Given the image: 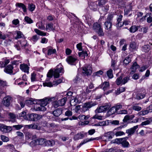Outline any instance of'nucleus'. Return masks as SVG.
Here are the masks:
<instances>
[{"label":"nucleus","mask_w":152,"mask_h":152,"mask_svg":"<svg viewBox=\"0 0 152 152\" xmlns=\"http://www.w3.org/2000/svg\"><path fill=\"white\" fill-rule=\"evenodd\" d=\"M55 100L54 97L51 98L46 97L43 99H40L41 102L39 106H36L34 109L37 111H45L46 108L45 106L48 104L50 102L53 101Z\"/></svg>","instance_id":"obj_1"},{"label":"nucleus","mask_w":152,"mask_h":152,"mask_svg":"<svg viewBox=\"0 0 152 152\" xmlns=\"http://www.w3.org/2000/svg\"><path fill=\"white\" fill-rule=\"evenodd\" d=\"M127 125V124H125L115 128L113 130V132L114 133V135H115L116 137L125 135V133L123 131H121V130L123 128L126 127Z\"/></svg>","instance_id":"obj_2"},{"label":"nucleus","mask_w":152,"mask_h":152,"mask_svg":"<svg viewBox=\"0 0 152 152\" xmlns=\"http://www.w3.org/2000/svg\"><path fill=\"white\" fill-rule=\"evenodd\" d=\"M26 118V120L31 121H36L42 118V115H39L37 114L31 113L28 114L27 115Z\"/></svg>","instance_id":"obj_3"},{"label":"nucleus","mask_w":152,"mask_h":152,"mask_svg":"<svg viewBox=\"0 0 152 152\" xmlns=\"http://www.w3.org/2000/svg\"><path fill=\"white\" fill-rule=\"evenodd\" d=\"M97 104L96 102H87L83 104L82 107V110L84 112L88 110L93 107L95 106Z\"/></svg>","instance_id":"obj_4"},{"label":"nucleus","mask_w":152,"mask_h":152,"mask_svg":"<svg viewBox=\"0 0 152 152\" xmlns=\"http://www.w3.org/2000/svg\"><path fill=\"white\" fill-rule=\"evenodd\" d=\"M129 79V77H126L123 79V77L120 76L117 78L115 82L118 86L124 85L127 82Z\"/></svg>","instance_id":"obj_5"},{"label":"nucleus","mask_w":152,"mask_h":152,"mask_svg":"<svg viewBox=\"0 0 152 152\" xmlns=\"http://www.w3.org/2000/svg\"><path fill=\"white\" fill-rule=\"evenodd\" d=\"M110 106L107 104L97 107L95 110L96 113H100L105 112L109 109Z\"/></svg>","instance_id":"obj_6"},{"label":"nucleus","mask_w":152,"mask_h":152,"mask_svg":"<svg viewBox=\"0 0 152 152\" xmlns=\"http://www.w3.org/2000/svg\"><path fill=\"white\" fill-rule=\"evenodd\" d=\"M66 97H65L58 100L57 102H54L53 105L54 107L55 108L59 106H63L66 103Z\"/></svg>","instance_id":"obj_7"},{"label":"nucleus","mask_w":152,"mask_h":152,"mask_svg":"<svg viewBox=\"0 0 152 152\" xmlns=\"http://www.w3.org/2000/svg\"><path fill=\"white\" fill-rule=\"evenodd\" d=\"M12 101V98L10 96H7L3 99L2 103L3 105L7 107H9Z\"/></svg>","instance_id":"obj_8"},{"label":"nucleus","mask_w":152,"mask_h":152,"mask_svg":"<svg viewBox=\"0 0 152 152\" xmlns=\"http://www.w3.org/2000/svg\"><path fill=\"white\" fill-rule=\"evenodd\" d=\"M12 129L11 126L0 124V130L4 133L10 132Z\"/></svg>","instance_id":"obj_9"},{"label":"nucleus","mask_w":152,"mask_h":152,"mask_svg":"<svg viewBox=\"0 0 152 152\" xmlns=\"http://www.w3.org/2000/svg\"><path fill=\"white\" fill-rule=\"evenodd\" d=\"M46 141V140L45 139H39L32 141L31 142V144H34V145H39L45 146Z\"/></svg>","instance_id":"obj_10"},{"label":"nucleus","mask_w":152,"mask_h":152,"mask_svg":"<svg viewBox=\"0 0 152 152\" xmlns=\"http://www.w3.org/2000/svg\"><path fill=\"white\" fill-rule=\"evenodd\" d=\"M91 67L90 65H86L83 67V73L87 75H90L92 73Z\"/></svg>","instance_id":"obj_11"},{"label":"nucleus","mask_w":152,"mask_h":152,"mask_svg":"<svg viewBox=\"0 0 152 152\" xmlns=\"http://www.w3.org/2000/svg\"><path fill=\"white\" fill-rule=\"evenodd\" d=\"M125 138H116L115 141H117L118 142L120 143L124 147H128L129 143L125 140Z\"/></svg>","instance_id":"obj_12"},{"label":"nucleus","mask_w":152,"mask_h":152,"mask_svg":"<svg viewBox=\"0 0 152 152\" xmlns=\"http://www.w3.org/2000/svg\"><path fill=\"white\" fill-rule=\"evenodd\" d=\"M61 72H63V68L61 67L59 68L57 67L54 72L53 76L55 78H58L59 77L60 75L59 73Z\"/></svg>","instance_id":"obj_13"},{"label":"nucleus","mask_w":152,"mask_h":152,"mask_svg":"<svg viewBox=\"0 0 152 152\" xmlns=\"http://www.w3.org/2000/svg\"><path fill=\"white\" fill-rule=\"evenodd\" d=\"M138 126H134L132 128L126 130V133L128 134V136H131L135 132L136 130L138 128Z\"/></svg>","instance_id":"obj_14"},{"label":"nucleus","mask_w":152,"mask_h":152,"mask_svg":"<svg viewBox=\"0 0 152 152\" xmlns=\"http://www.w3.org/2000/svg\"><path fill=\"white\" fill-rule=\"evenodd\" d=\"M13 67L12 65L9 64L5 67L4 71L8 74H11L13 72Z\"/></svg>","instance_id":"obj_15"},{"label":"nucleus","mask_w":152,"mask_h":152,"mask_svg":"<svg viewBox=\"0 0 152 152\" xmlns=\"http://www.w3.org/2000/svg\"><path fill=\"white\" fill-rule=\"evenodd\" d=\"M77 59L72 56H69L66 59L67 62L71 65H74Z\"/></svg>","instance_id":"obj_16"},{"label":"nucleus","mask_w":152,"mask_h":152,"mask_svg":"<svg viewBox=\"0 0 152 152\" xmlns=\"http://www.w3.org/2000/svg\"><path fill=\"white\" fill-rule=\"evenodd\" d=\"M97 2H91L90 3L89 7L90 8L94 11L97 10L98 5L97 4Z\"/></svg>","instance_id":"obj_17"},{"label":"nucleus","mask_w":152,"mask_h":152,"mask_svg":"<svg viewBox=\"0 0 152 152\" xmlns=\"http://www.w3.org/2000/svg\"><path fill=\"white\" fill-rule=\"evenodd\" d=\"M105 28L107 31H110L112 30V22L105 21L104 24Z\"/></svg>","instance_id":"obj_18"},{"label":"nucleus","mask_w":152,"mask_h":152,"mask_svg":"<svg viewBox=\"0 0 152 152\" xmlns=\"http://www.w3.org/2000/svg\"><path fill=\"white\" fill-rule=\"evenodd\" d=\"M18 44L20 45V47H21L23 49H25L26 47L28 45L26 41L24 39L21 41H18Z\"/></svg>","instance_id":"obj_19"},{"label":"nucleus","mask_w":152,"mask_h":152,"mask_svg":"<svg viewBox=\"0 0 152 152\" xmlns=\"http://www.w3.org/2000/svg\"><path fill=\"white\" fill-rule=\"evenodd\" d=\"M87 135V133H85L84 134L81 132L78 133L75 135L74 139L75 140H78L79 139L83 138L85 136Z\"/></svg>","instance_id":"obj_20"},{"label":"nucleus","mask_w":152,"mask_h":152,"mask_svg":"<svg viewBox=\"0 0 152 152\" xmlns=\"http://www.w3.org/2000/svg\"><path fill=\"white\" fill-rule=\"evenodd\" d=\"M142 91L143 92V94L140 93L138 94H137L136 96V98L137 99H140L143 98L145 96L146 94V90L145 89L143 88L142 89Z\"/></svg>","instance_id":"obj_21"},{"label":"nucleus","mask_w":152,"mask_h":152,"mask_svg":"<svg viewBox=\"0 0 152 152\" xmlns=\"http://www.w3.org/2000/svg\"><path fill=\"white\" fill-rule=\"evenodd\" d=\"M20 68L22 71L28 73L29 72V67L26 64H21L20 65Z\"/></svg>","instance_id":"obj_22"},{"label":"nucleus","mask_w":152,"mask_h":152,"mask_svg":"<svg viewBox=\"0 0 152 152\" xmlns=\"http://www.w3.org/2000/svg\"><path fill=\"white\" fill-rule=\"evenodd\" d=\"M138 47L136 43L134 42H131L129 45V49L130 50L133 51L137 50Z\"/></svg>","instance_id":"obj_23"},{"label":"nucleus","mask_w":152,"mask_h":152,"mask_svg":"<svg viewBox=\"0 0 152 152\" xmlns=\"http://www.w3.org/2000/svg\"><path fill=\"white\" fill-rule=\"evenodd\" d=\"M132 10V7L131 4H130L129 5L126 6L124 10V15H128Z\"/></svg>","instance_id":"obj_24"},{"label":"nucleus","mask_w":152,"mask_h":152,"mask_svg":"<svg viewBox=\"0 0 152 152\" xmlns=\"http://www.w3.org/2000/svg\"><path fill=\"white\" fill-rule=\"evenodd\" d=\"M97 138H91L90 139H89L88 138H87L85 140H84L80 144V145L78 146V147H80L81 145L85 144V143L92 141H93L95 140H96Z\"/></svg>","instance_id":"obj_25"},{"label":"nucleus","mask_w":152,"mask_h":152,"mask_svg":"<svg viewBox=\"0 0 152 152\" xmlns=\"http://www.w3.org/2000/svg\"><path fill=\"white\" fill-rule=\"evenodd\" d=\"M108 10V7L107 6L105 7H102L99 9V12L101 14L105 15Z\"/></svg>","instance_id":"obj_26"},{"label":"nucleus","mask_w":152,"mask_h":152,"mask_svg":"<svg viewBox=\"0 0 152 152\" xmlns=\"http://www.w3.org/2000/svg\"><path fill=\"white\" fill-rule=\"evenodd\" d=\"M26 136L28 139L32 140L35 139L36 137L35 134H34L30 132H26Z\"/></svg>","instance_id":"obj_27"},{"label":"nucleus","mask_w":152,"mask_h":152,"mask_svg":"<svg viewBox=\"0 0 152 152\" xmlns=\"http://www.w3.org/2000/svg\"><path fill=\"white\" fill-rule=\"evenodd\" d=\"M46 29L50 31L54 30L55 28L53 27V24L52 23H47L46 26Z\"/></svg>","instance_id":"obj_28"},{"label":"nucleus","mask_w":152,"mask_h":152,"mask_svg":"<svg viewBox=\"0 0 152 152\" xmlns=\"http://www.w3.org/2000/svg\"><path fill=\"white\" fill-rule=\"evenodd\" d=\"M62 113V110L61 108H58L53 112V115L56 117H58Z\"/></svg>","instance_id":"obj_29"},{"label":"nucleus","mask_w":152,"mask_h":152,"mask_svg":"<svg viewBox=\"0 0 152 152\" xmlns=\"http://www.w3.org/2000/svg\"><path fill=\"white\" fill-rule=\"evenodd\" d=\"M26 127L29 129H36L39 130L40 127L35 124H32L30 125H26Z\"/></svg>","instance_id":"obj_30"},{"label":"nucleus","mask_w":152,"mask_h":152,"mask_svg":"<svg viewBox=\"0 0 152 152\" xmlns=\"http://www.w3.org/2000/svg\"><path fill=\"white\" fill-rule=\"evenodd\" d=\"M146 119L147 120L142 122L141 123V126H143L150 124L152 122V118H146Z\"/></svg>","instance_id":"obj_31"},{"label":"nucleus","mask_w":152,"mask_h":152,"mask_svg":"<svg viewBox=\"0 0 152 152\" xmlns=\"http://www.w3.org/2000/svg\"><path fill=\"white\" fill-rule=\"evenodd\" d=\"M103 89L104 91L107 90L110 87V84L109 82H104L102 85Z\"/></svg>","instance_id":"obj_32"},{"label":"nucleus","mask_w":152,"mask_h":152,"mask_svg":"<svg viewBox=\"0 0 152 152\" xmlns=\"http://www.w3.org/2000/svg\"><path fill=\"white\" fill-rule=\"evenodd\" d=\"M109 140L111 139L115 136L113 130L111 132H108L105 135Z\"/></svg>","instance_id":"obj_33"},{"label":"nucleus","mask_w":152,"mask_h":152,"mask_svg":"<svg viewBox=\"0 0 152 152\" xmlns=\"http://www.w3.org/2000/svg\"><path fill=\"white\" fill-rule=\"evenodd\" d=\"M139 65L137 64V62H134L132 65L131 68L132 69V72H134L136 70V69L139 67Z\"/></svg>","instance_id":"obj_34"},{"label":"nucleus","mask_w":152,"mask_h":152,"mask_svg":"<svg viewBox=\"0 0 152 152\" xmlns=\"http://www.w3.org/2000/svg\"><path fill=\"white\" fill-rule=\"evenodd\" d=\"M125 87H120L118 88L117 90L115 91V93L117 95H119L121 93L124 91L125 90Z\"/></svg>","instance_id":"obj_35"},{"label":"nucleus","mask_w":152,"mask_h":152,"mask_svg":"<svg viewBox=\"0 0 152 152\" xmlns=\"http://www.w3.org/2000/svg\"><path fill=\"white\" fill-rule=\"evenodd\" d=\"M15 32L17 34L16 36L15 37L16 39L21 38L23 37L24 35L22 33L21 31H16Z\"/></svg>","instance_id":"obj_36"},{"label":"nucleus","mask_w":152,"mask_h":152,"mask_svg":"<svg viewBox=\"0 0 152 152\" xmlns=\"http://www.w3.org/2000/svg\"><path fill=\"white\" fill-rule=\"evenodd\" d=\"M150 50V47L148 45H144L142 48V51L146 53L148 52Z\"/></svg>","instance_id":"obj_37"},{"label":"nucleus","mask_w":152,"mask_h":152,"mask_svg":"<svg viewBox=\"0 0 152 152\" xmlns=\"http://www.w3.org/2000/svg\"><path fill=\"white\" fill-rule=\"evenodd\" d=\"M108 113L110 115L115 113L117 114V112L115 109V107L114 106L110 109L108 111Z\"/></svg>","instance_id":"obj_38"},{"label":"nucleus","mask_w":152,"mask_h":152,"mask_svg":"<svg viewBox=\"0 0 152 152\" xmlns=\"http://www.w3.org/2000/svg\"><path fill=\"white\" fill-rule=\"evenodd\" d=\"M55 144V142L54 140H48L46 141L45 146H52Z\"/></svg>","instance_id":"obj_39"},{"label":"nucleus","mask_w":152,"mask_h":152,"mask_svg":"<svg viewBox=\"0 0 152 152\" xmlns=\"http://www.w3.org/2000/svg\"><path fill=\"white\" fill-rule=\"evenodd\" d=\"M18 102L20 104L22 107H23L25 106V101L22 97H20L18 100Z\"/></svg>","instance_id":"obj_40"},{"label":"nucleus","mask_w":152,"mask_h":152,"mask_svg":"<svg viewBox=\"0 0 152 152\" xmlns=\"http://www.w3.org/2000/svg\"><path fill=\"white\" fill-rule=\"evenodd\" d=\"M34 31L35 32L39 35L40 36H45L46 35V33L43 32L42 31H41L37 29H35Z\"/></svg>","instance_id":"obj_41"},{"label":"nucleus","mask_w":152,"mask_h":152,"mask_svg":"<svg viewBox=\"0 0 152 152\" xmlns=\"http://www.w3.org/2000/svg\"><path fill=\"white\" fill-rule=\"evenodd\" d=\"M56 53V49L52 48L48 49V55H50Z\"/></svg>","instance_id":"obj_42"},{"label":"nucleus","mask_w":152,"mask_h":152,"mask_svg":"<svg viewBox=\"0 0 152 152\" xmlns=\"http://www.w3.org/2000/svg\"><path fill=\"white\" fill-rule=\"evenodd\" d=\"M107 74L109 78H112L113 77V75L112 69H110L108 70L107 72Z\"/></svg>","instance_id":"obj_43"},{"label":"nucleus","mask_w":152,"mask_h":152,"mask_svg":"<svg viewBox=\"0 0 152 152\" xmlns=\"http://www.w3.org/2000/svg\"><path fill=\"white\" fill-rule=\"evenodd\" d=\"M35 8V5L33 3L29 4L28 5V9L31 12H33Z\"/></svg>","instance_id":"obj_44"},{"label":"nucleus","mask_w":152,"mask_h":152,"mask_svg":"<svg viewBox=\"0 0 152 152\" xmlns=\"http://www.w3.org/2000/svg\"><path fill=\"white\" fill-rule=\"evenodd\" d=\"M101 25L100 24L97 23H94L93 26V29L96 30H98L99 29L101 28Z\"/></svg>","instance_id":"obj_45"},{"label":"nucleus","mask_w":152,"mask_h":152,"mask_svg":"<svg viewBox=\"0 0 152 152\" xmlns=\"http://www.w3.org/2000/svg\"><path fill=\"white\" fill-rule=\"evenodd\" d=\"M138 26H132L130 28L129 31L131 32L134 33L137 31L138 29Z\"/></svg>","instance_id":"obj_46"},{"label":"nucleus","mask_w":152,"mask_h":152,"mask_svg":"<svg viewBox=\"0 0 152 152\" xmlns=\"http://www.w3.org/2000/svg\"><path fill=\"white\" fill-rule=\"evenodd\" d=\"M78 55L79 56L81 57H83V58H85V56H88V54L86 51H83L82 52L78 53Z\"/></svg>","instance_id":"obj_47"},{"label":"nucleus","mask_w":152,"mask_h":152,"mask_svg":"<svg viewBox=\"0 0 152 152\" xmlns=\"http://www.w3.org/2000/svg\"><path fill=\"white\" fill-rule=\"evenodd\" d=\"M151 13H147L145 16L144 17H145L148 16V17L147 18V22L148 23H151L152 22V16L151 17Z\"/></svg>","instance_id":"obj_48"},{"label":"nucleus","mask_w":152,"mask_h":152,"mask_svg":"<svg viewBox=\"0 0 152 152\" xmlns=\"http://www.w3.org/2000/svg\"><path fill=\"white\" fill-rule=\"evenodd\" d=\"M130 120V116L128 115H126L124 117V118L123 120V122L120 123V124H122L124 123L128 122V121Z\"/></svg>","instance_id":"obj_49"},{"label":"nucleus","mask_w":152,"mask_h":152,"mask_svg":"<svg viewBox=\"0 0 152 152\" xmlns=\"http://www.w3.org/2000/svg\"><path fill=\"white\" fill-rule=\"evenodd\" d=\"M1 140L4 142H7L9 141V138L3 135H1L0 136Z\"/></svg>","instance_id":"obj_50"},{"label":"nucleus","mask_w":152,"mask_h":152,"mask_svg":"<svg viewBox=\"0 0 152 152\" xmlns=\"http://www.w3.org/2000/svg\"><path fill=\"white\" fill-rule=\"evenodd\" d=\"M149 113H150V112H149V111L147 109V110L140 112L138 113V114L140 115H143L147 114Z\"/></svg>","instance_id":"obj_51"},{"label":"nucleus","mask_w":152,"mask_h":152,"mask_svg":"<svg viewBox=\"0 0 152 152\" xmlns=\"http://www.w3.org/2000/svg\"><path fill=\"white\" fill-rule=\"evenodd\" d=\"M63 80L62 78H60L54 81L53 82V85L56 86L58 85L59 84L61 83L62 82Z\"/></svg>","instance_id":"obj_52"},{"label":"nucleus","mask_w":152,"mask_h":152,"mask_svg":"<svg viewBox=\"0 0 152 152\" xmlns=\"http://www.w3.org/2000/svg\"><path fill=\"white\" fill-rule=\"evenodd\" d=\"M131 61V58L129 57H127L124 60V63L126 65H127Z\"/></svg>","instance_id":"obj_53"},{"label":"nucleus","mask_w":152,"mask_h":152,"mask_svg":"<svg viewBox=\"0 0 152 152\" xmlns=\"http://www.w3.org/2000/svg\"><path fill=\"white\" fill-rule=\"evenodd\" d=\"M113 15L111 14H109L106 19V21L112 22V20L113 18Z\"/></svg>","instance_id":"obj_54"},{"label":"nucleus","mask_w":152,"mask_h":152,"mask_svg":"<svg viewBox=\"0 0 152 152\" xmlns=\"http://www.w3.org/2000/svg\"><path fill=\"white\" fill-rule=\"evenodd\" d=\"M100 36H103L104 35V33L103 32L102 28L99 29L96 31Z\"/></svg>","instance_id":"obj_55"},{"label":"nucleus","mask_w":152,"mask_h":152,"mask_svg":"<svg viewBox=\"0 0 152 152\" xmlns=\"http://www.w3.org/2000/svg\"><path fill=\"white\" fill-rule=\"evenodd\" d=\"M9 118L12 120V121H15L16 116L15 115L11 113H10L9 114Z\"/></svg>","instance_id":"obj_56"},{"label":"nucleus","mask_w":152,"mask_h":152,"mask_svg":"<svg viewBox=\"0 0 152 152\" xmlns=\"http://www.w3.org/2000/svg\"><path fill=\"white\" fill-rule=\"evenodd\" d=\"M25 21L28 23H33L32 20L28 16H26L24 18Z\"/></svg>","instance_id":"obj_57"},{"label":"nucleus","mask_w":152,"mask_h":152,"mask_svg":"<svg viewBox=\"0 0 152 152\" xmlns=\"http://www.w3.org/2000/svg\"><path fill=\"white\" fill-rule=\"evenodd\" d=\"M19 116L20 117H23V118L26 120V118L25 117H27L26 113L25 111H23L19 114Z\"/></svg>","instance_id":"obj_58"},{"label":"nucleus","mask_w":152,"mask_h":152,"mask_svg":"<svg viewBox=\"0 0 152 152\" xmlns=\"http://www.w3.org/2000/svg\"><path fill=\"white\" fill-rule=\"evenodd\" d=\"M36 26L38 27V28L41 30H44L45 29V26L43 25L42 23H37L36 24Z\"/></svg>","instance_id":"obj_59"},{"label":"nucleus","mask_w":152,"mask_h":152,"mask_svg":"<svg viewBox=\"0 0 152 152\" xmlns=\"http://www.w3.org/2000/svg\"><path fill=\"white\" fill-rule=\"evenodd\" d=\"M107 0H98V5L101 6L104 5L106 2Z\"/></svg>","instance_id":"obj_60"},{"label":"nucleus","mask_w":152,"mask_h":152,"mask_svg":"<svg viewBox=\"0 0 152 152\" xmlns=\"http://www.w3.org/2000/svg\"><path fill=\"white\" fill-rule=\"evenodd\" d=\"M132 109L135 111H139L142 109L140 107L137 105H134L132 107Z\"/></svg>","instance_id":"obj_61"},{"label":"nucleus","mask_w":152,"mask_h":152,"mask_svg":"<svg viewBox=\"0 0 152 152\" xmlns=\"http://www.w3.org/2000/svg\"><path fill=\"white\" fill-rule=\"evenodd\" d=\"M123 105L120 104H117L116 105L114 106L115 107V109L117 112H118L119 111H118L120 109H121L122 108Z\"/></svg>","instance_id":"obj_62"},{"label":"nucleus","mask_w":152,"mask_h":152,"mask_svg":"<svg viewBox=\"0 0 152 152\" xmlns=\"http://www.w3.org/2000/svg\"><path fill=\"white\" fill-rule=\"evenodd\" d=\"M43 85L44 86H47L49 87H51L53 86V85L51 82H45L43 83Z\"/></svg>","instance_id":"obj_63"},{"label":"nucleus","mask_w":152,"mask_h":152,"mask_svg":"<svg viewBox=\"0 0 152 152\" xmlns=\"http://www.w3.org/2000/svg\"><path fill=\"white\" fill-rule=\"evenodd\" d=\"M12 23L15 26H18L19 24V21L18 19H14L12 20Z\"/></svg>","instance_id":"obj_64"}]
</instances>
